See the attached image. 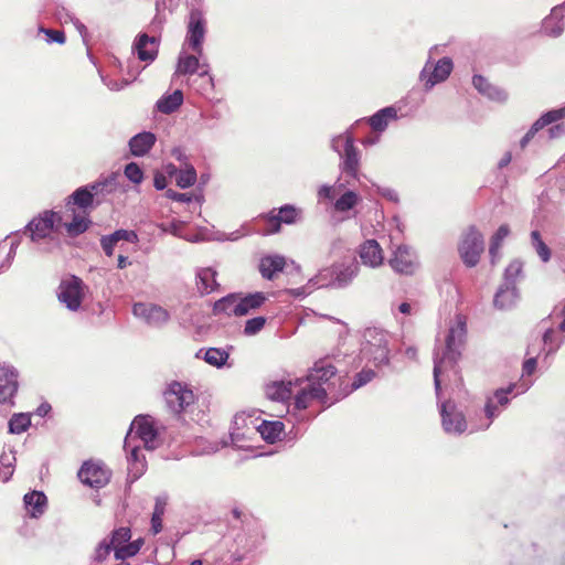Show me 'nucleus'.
<instances>
[{
    "mask_svg": "<svg viewBox=\"0 0 565 565\" xmlns=\"http://www.w3.org/2000/svg\"><path fill=\"white\" fill-rule=\"evenodd\" d=\"M216 270L211 267L200 268L196 271V287L201 295H209L218 288Z\"/></svg>",
    "mask_w": 565,
    "mask_h": 565,
    "instance_id": "33",
    "label": "nucleus"
},
{
    "mask_svg": "<svg viewBox=\"0 0 565 565\" xmlns=\"http://www.w3.org/2000/svg\"><path fill=\"white\" fill-rule=\"evenodd\" d=\"M135 437L139 438L148 450L158 448V431L153 425V419L149 415H138L135 417L125 438V450L129 449L130 440Z\"/></svg>",
    "mask_w": 565,
    "mask_h": 565,
    "instance_id": "7",
    "label": "nucleus"
},
{
    "mask_svg": "<svg viewBox=\"0 0 565 565\" xmlns=\"http://www.w3.org/2000/svg\"><path fill=\"white\" fill-rule=\"evenodd\" d=\"M519 298L520 295L516 286L501 284L494 295L493 306L499 310H511L516 306Z\"/></svg>",
    "mask_w": 565,
    "mask_h": 565,
    "instance_id": "28",
    "label": "nucleus"
},
{
    "mask_svg": "<svg viewBox=\"0 0 565 565\" xmlns=\"http://www.w3.org/2000/svg\"><path fill=\"white\" fill-rule=\"evenodd\" d=\"M14 462L15 457L12 451L10 454L3 452L2 455H0V466H2L7 470L3 473V482H7L12 477Z\"/></svg>",
    "mask_w": 565,
    "mask_h": 565,
    "instance_id": "60",
    "label": "nucleus"
},
{
    "mask_svg": "<svg viewBox=\"0 0 565 565\" xmlns=\"http://www.w3.org/2000/svg\"><path fill=\"white\" fill-rule=\"evenodd\" d=\"M107 539L113 542L114 547L126 544L131 539V530L128 526H121L114 530Z\"/></svg>",
    "mask_w": 565,
    "mask_h": 565,
    "instance_id": "56",
    "label": "nucleus"
},
{
    "mask_svg": "<svg viewBox=\"0 0 565 565\" xmlns=\"http://www.w3.org/2000/svg\"><path fill=\"white\" fill-rule=\"evenodd\" d=\"M125 177L132 183L139 184L143 180V171L136 162H129L124 170Z\"/></svg>",
    "mask_w": 565,
    "mask_h": 565,
    "instance_id": "57",
    "label": "nucleus"
},
{
    "mask_svg": "<svg viewBox=\"0 0 565 565\" xmlns=\"http://www.w3.org/2000/svg\"><path fill=\"white\" fill-rule=\"evenodd\" d=\"M452 67L454 64L449 57L440 58L435 65H433L429 58L419 74L420 81L424 82L425 89L430 90L436 84L446 81Z\"/></svg>",
    "mask_w": 565,
    "mask_h": 565,
    "instance_id": "14",
    "label": "nucleus"
},
{
    "mask_svg": "<svg viewBox=\"0 0 565 565\" xmlns=\"http://www.w3.org/2000/svg\"><path fill=\"white\" fill-rule=\"evenodd\" d=\"M116 233H117V236L120 237V241H126V242H129L132 244H136L139 242L138 234L135 231L120 228V230H117Z\"/></svg>",
    "mask_w": 565,
    "mask_h": 565,
    "instance_id": "63",
    "label": "nucleus"
},
{
    "mask_svg": "<svg viewBox=\"0 0 565 565\" xmlns=\"http://www.w3.org/2000/svg\"><path fill=\"white\" fill-rule=\"evenodd\" d=\"M439 413L444 430L449 435H461L467 429V420L456 403L447 399L439 404Z\"/></svg>",
    "mask_w": 565,
    "mask_h": 565,
    "instance_id": "12",
    "label": "nucleus"
},
{
    "mask_svg": "<svg viewBox=\"0 0 565 565\" xmlns=\"http://www.w3.org/2000/svg\"><path fill=\"white\" fill-rule=\"evenodd\" d=\"M238 302V294H228L227 296L218 299L213 305V313L221 315L225 313L227 316H235V307Z\"/></svg>",
    "mask_w": 565,
    "mask_h": 565,
    "instance_id": "42",
    "label": "nucleus"
},
{
    "mask_svg": "<svg viewBox=\"0 0 565 565\" xmlns=\"http://www.w3.org/2000/svg\"><path fill=\"white\" fill-rule=\"evenodd\" d=\"M31 425V419L28 414L19 413L14 414L9 420V433L11 434H22L24 433Z\"/></svg>",
    "mask_w": 565,
    "mask_h": 565,
    "instance_id": "50",
    "label": "nucleus"
},
{
    "mask_svg": "<svg viewBox=\"0 0 565 565\" xmlns=\"http://www.w3.org/2000/svg\"><path fill=\"white\" fill-rule=\"evenodd\" d=\"M206 34V20L200 9H192L189 14L185 43L199 56L203 53V42Z\"/></svg>",
    "mask_w": 565,
    "mask_h": 565,
    "instance_id": "11",
    "label": "nucleus"
},
{
    "mask_svg": "<svg viewBox=\"0 0 565 565\" xmlns=\"http://www.w3.org/2000/svg\"><path fill=\"white\" fill-rule=\"evenodd\" d=\"M531 247L534 249L542 263H548L552 258V250L543 241L540 231L534 230L530 234Z\"/></svg>",
    "mask_w": 565,
    "mask_h": 565,
    "instance_id": "40",
    "label": "nucleus"
},
{
    "mask_svg": "<svg viewBox=\"0 0 565 565\" xmlns=\"http://www.w3.org/2000/svg\"><path fill=\"white\" fill-rule=\"evenodd\" d=\"M362 263L369 267L375 268L383 264L384 256L380 244L375 239H367L359 250Z\"/></svg>",
    "mask_w": 565,
    "mask_h": 565,
    "instance_id": "27",
    "label": "nucleus"
},
{
    "mask_svg": "<svg viewBox=\"0 0 565 565\" xmlns=\"http://www.w3.org/2000/svg\"><path fill=\"white\" fill-rule=\"evenodd\" d=\"M167 408L173 415H181L195 403L196 396L186 383L172 381L163 391Z\"/></svg>",
    "mask_w": 565,
    "mask_h": 565,
    "instance_id": "6",
    "label": "nucleus"
},
{
    "mask_svg": "<svg viewBox=\"0 0 565 565\" xmlns=\"http://www.w3.org/2000/svg\"><path fill=\"white\" fill-rule=\"evenodd\" d=\"M196 180L198 174L195 168L192 164L186 163L183 169H180L175 179V183L181 189H188L192 186Z\"/></svg>",
    "mask_w": 565,
    "mask_h": 565,
    "instance_id": "47",
    "label": "nucleus"
},
{
    "mask_svg": "<svg viewBox=\"0 0 565 565\" xmlns=\"http://www.w3.org/2000/svg\"><path fill=\"white\" fill-rule=\"evenodd\" d=\"M132 313L156 328L164 326L170 319V315L164 308L153 303L137 302L132 307Z\"/></svg>",
    "mask_w": 565,
    "mask_h": 565,
    "instance_id": "16",
    "label": "nucleus"
},
{
    "mask_svg": "<svg viewBox=\"0 0 565 565\" xmlns=\"http://www.w3.org/2000/svg\"><path fill=\"white\" fill-rule=\"evenodd\" d=\"M111 552L115 553V547L113 545V542H110L107 537H105L96 546L94 555H93V561L97 562V563H103L109 556V554Z\"/></svg>",
    "mask_w": 565,
    "mask_h": 565,
    "instance_id": "53",
    "label": "nucleus"
},
{
    "mask_svg": "<svg viewBox=\"0 0 565 565\" xmlns=\"http://www.w3.org/2000/svg\"><path fill=\"white\" fill-rule=\"evenodd\" d=\"M397 119V110L393 106H387L379 111H376L374 115L370 116L369 118H363L356 120L353 125L354 127L358 126L361 121H366L372 130L377 134H382L386 130L390 121Z\"/></svg>",
    "mask_w": 565,
    "mask_h": 565,
    "instance_id": "22",
    "label": "nucleus"
},
{
    "mask_svg": "<svg viewBox=\"0 0 565 565\" xmlns=\"http://www.w3.org/2000/svg\"><path fill=\"white\" fill-rule=\"evenodd\" d=\"M18 386V371L10 365L0 366V403L12 404Z\"/></svg>",
    "mask_w": 565,
    "mask_h": 565,
    "instance_id": "19",
    "label": "nucleus"
},
{
    "mask_svg": "<svg viewBox=\"0 0 565 565\" xmlns=\"http://www.w3.org/2000/svg\"><path fill=\"white\" fill-rule=\"evenodd\" d=\"M361 201L360 195L353 190H345L333 202V210L337 213L344 214L352 211Z\"/></svg>",
    "mask_w": 565,
    "mask_h": 565,
    "instance_id": "38",
    "label": "nucleus"
},
{
    "mask_svg": "<svg viewBox=\"0 0 565 565\" xmlns=\"http://www.w3.org/2000/svg\"><path fill=\"white\" fill-rule=\"evenodd\" d=\"M473 87L489 100L503 104L508 100V93L499 86L491 84L482 75L476 74L472 77Z\"/></svg>",
    "mask_w": 565,
    "mask_h": 565,
    "instance_id": "21",
    "label": "nucleus"
},
{
    "mask_svg": "<svg viewBox=\"0 0 565 565\" xmlns=\"http://www.w3.org/2000/svg\"><path fill=\"white\" fill-rule=\"evenodd\" d=\"M226 443H216V441H209L204 438H200L196 440L195 448L192 450V452L196 456L202 455H211L218 451L222 447H225Z\"/></svg>",
    "mask_w": 565,
    "mask_h": 565,
    "instance_id": "51",
    "label": "nucleus"
},
{
    "mask_svg": "<svg viewBox=\"0 0 565 565\" xmlns=\"http://www.w3.org/2000/svg\"><path fill=\"white\" fill-rule=\"evenodd\" d=\"M333 280L332 267L323 268L315 277L309 279V285L312 286L313 290L326 287L333 288Z\"/></svg>",
    "mask_w": 565,
    "mask_h": 565,
    "instance_id": "48",
    "label": "nucleus"
},
{
    "mask_svg": "<svg viewBox=\"0 0 565 565\" xmlns=\"http://www.w3.org/2000/svg\"><path fill=\"white\" fill-rule=\"evenodd\" d=\"M78 479L93 489H102L111 478V471L99 460H86L77 472Z\"/></svg>",
    "mask_w": 565,
    "mask_h": 565,
    "instance_id": "10",
    "label": "nucleus"
},
{
    "mask_svg": "<svg viewBox=\"0 0 565 565\" xmlns=\"http://www.w3.org/2000/svg\"><path fill=\"white\" fill-rule=\"evenodd\" d=\"M294 385L297 386L292 381L269 382L265 385V395L270 401L285 405L291 397Z\"/></svg>",
    "mask_w": 565,
    "mask_h": 565,
    "instance_id": "26",
    "label": "nucleus"
},
{
    "mask_svg": "<svg viewBox=\"0 0 565 565\" xmlns=\"http://www.w3.org/2000/svg\"><path fill=\"white\" fill-rule=\"evenodd\" d=\"M125 451L127 452L128 460V477L131 479V482H134L143 475L146 460L140 452V446L132 445V440H130L129 449Z\"/></svg>",
    "mask_w": 565,
    "mask_h": 565,
    "instance_id": "29",
    "label": "nucleus"
},
{
    "mask_svg": "<svg viewBox=\"0 0 565 565\" xmlns=\"http://www.w3.org/2000/svg\"><path fill=\"white\" fill-rule=\"evenodd\" d=\"M363 338L364 342L361 349L363 359L373 362L375 366L388 364V334L377 328H367Z\"/></svg>",
    "mask_w": 565,
    "mask_h": 565,
    "instance_id": "4",
    "label": "nucleus"
},
{
    "mask_svg": "<svg viewBox=\"0 0 565 565\" xmlns=\"http://www.w3.org/2000/svg\"><path fill=\"white\" fill-rule=\"evenodd\" d=\"M484 415L487 418V423L482 425L481 429H487L490 427L491 423L499 417V415L502 413V408L500 405H497L495 399L490 395L487 397L486 404H484Z\"/></svg>",
    "mask_w": 565,
    "mask_h": 565,
    "instance_id": "52",
    "label": "nucleus"
},
{
    "mask_svg": "<svg viewBox=\"0 0 565 565\" xmlns=\"http://www.w3.org/2000/svg\"><path fill=\"white\" fill-rule=\"evenodd\" d=\"M388 263L394 271L403 275H413L418 266L415 252L407 245L397 246Z\"/></svg>",
    "mask_w": 565,
    "mask_h": 565,
    "instance_id": "17",
    "label": "nucleus"
},
{
    "mask_svg": "<svg viewBox=\"0 0 565 565\" xmlns=\"http://www.w3.org/2000/svg\"><path fill=\"white\" fill-rule=\"evenodd\" d=\"M565 17V2L552 9L551 14L543 20V32L552 38H558L564 32L563 18Z\"/></svg>",
    "mask_w": 565,
    "mask_h": 565,
    "instance_id": "25",
    "label": "nucleus"
},
{
    "mask_svg": "<svg viewBox=\"0 0 565 565\" xmlns=\"http://www.w3.org/2000/svg\"><path fill=\"white\" fill-rule=\"evenodd\" d=\"M62 216L60 213L47 210L33 217L24 227V233L30 234L33 243H39L51 237V233L60 226Z\"/></svg>",
    "mask_w": 565,
    "mask_h": 565,
    "instance_id": "9",
    "label": "nucleus"
},
{
    "mask_svg": "<svg viewBox=\"0 0 565 565\" xmlns=\"http://www.w3.org/2000/svg\"><path fill=\"white\" fill-rule=\"evenodd\" d=\"M342 189H344V183H340V182H337L333 185L322 184L319 186V189L317 191L318 201L319 202H322L324 200L333 201L335 193L341 191Z\"/></svg>",
    "mask_w": 565,
    "mask_h": 565,
    "instance_id": "55",
    "label": "nucleus"
},
{
    "mask_svg": "<svg viewBox=\"0 0 565 565\" xmlns=\"http://www.w3.org/2000/svg\"><path fill=\"white\" fill-rule=\"evenodd\" d=\"M160 38L147 33H139L132 43L131 50L139 61L152 63L159 53Z\"/></svg>",
    "mask_w": 565,
    "mask_h": 565,
    "instance_id": "15",
    "label": "nucleus"
},
{
    "mask_svg": "<svg viewBox=\"0 0 565 565\" xmlns=\"http://www.w3.org/2000/svg\"><path fill=\"white\" fill-rule=\"evenodd\" d=\"M135 555L136 554L132 551L131 546L129 545V542L115 548V558L116 559L124 562L125 559L132 557Z\"/></svg>",
    "mask_w": 565,
    "mask_h": 565,
    "instance_id": "62",
    "label": "nucleus"
},
{
    "mask_svg": "<svg viewBox=\"0 0 565 565\" xmlns=\"http://www.w3.org/2000/svg\"><path fill=\"white\" fill-rule=\"evenodd\" d=\"M284 427H285V425L281 422H278V420H275V422L264 420L258 426L257 429H258L262 438L265 441H267L269 444H274L278 439H280V436H281V434L284 431Z\"/></svg>",
    "mask_w": 565,
    "mask_h": 565,
    "instance_id": "39",
    "label": "nucleus"
},
{
    "mask_svg": "<svg viewBox=\"0 0 565 565\" xmlns=\"http://www.w3.org/2000/svg\"><path fill=\"white\" fill-rule=\"evenodd\" d=\"M466 333V321L463 318L458 317L456 324L449 328L445 349L441 352L436 350L434 353V385L438 399L441 391L439 376L444 370L454 367L459 360Z\"/></svg>",
    "mask_w": 565,
    "mask_h": 565,
    "instance_id": "2",
    "label": "nucleus"
},
{
    "mask_svg": "<svg viewBox=\"0 0 565 565\" xmlns=\"http://www.w3.org/2000/svg\"><path fill=\"white\" fill-rule=\"evenodd\" d=\"M458 250L463 264L467 267H475L484 250L482 233L476 226H469L462 234Z\"/></svg>",
    "mask_w": 565,
    "mask_h": 565,
    "instance_id": "8",
    "label": "nucleus"
},
{
    "mask_svg": "<svg viewBox=\"0 0 565 565\" xmlns=\"http://www.w3.org/2000/svg\"><path fill=\"white\" fill-rule=\"evenodd\" d=\"M183 103V93L175 89L172 94L163 95L156 103L158 111L170 115L174 113Z\"/></svg>",
    "mask_w": 565,
    "mask_h": 565,
    "instance_id": "36",
    "label": "nucleus"
},
{
    "mask_svg": "<svg viewBox=\"0 0 565 565\" xmlns=\"http://www.w3.org/2000/svg\"><path fill=\"white\" fill-rule=\"evenodd\" d=\"M285 265L286 260L282 256H265L260 259L259 271L264 278L270 280L277 273L282 271Z\"/></svg>",
    "mask_w": 565,
    "mask_h": 565,
    "instance_id": "35",
    "label": "nucleus"
},
{
    "mask_svg": "<svg viewBox=\"0 0 565 565\" xmlns=\"http://www.w3.org/2000/svg\"><path fill=\"white\" fill-rule=\"evenodd\" d=\"M84 282L76 276L63 279L58 286L57 298L71 311H77L83 301Z\"/></svg>",
    "mask_w": 565,
    "mask_h": 565,
    "instance_id": "13",
    "label": "nucleus"
},
{
    "mask_svg": "<svg viewBox=\"0 0 565 565\" xmlns=\"http://www.w3.org/2000/svg\"><path fill=\"white\" fill-rule=\"evenodd\" d=\"M157 137L151 131H141L132 136L128 142L130 153L134 157L146 156L154 146Z\"/></svg>",
    "mask_w": 565,
    "mask_h": 565,
    "instance_id": "30",
    "label": "nucleus"
},
{
    "mask_svg": "<svg viewBox=\"0 0 565 565\" xmlns=\"http://www.w3.org/2000/svg\"><path fill=\"white\" fill-rule=\"evenodd\" d=\"M164 195L172 201L182 202V203H190V202H192V200H195L199 204H202V202H203L202 194L192 196L188 193H180L172 189H168L166 191Z\"/></svg>",
    "mask_w": 565,
    "mask_h": 565,
    "instance_id": "59",
    "label": "nucleus"
},
{
    "mask_svg": "<svg viewBox=\"0 0 565 565\" xmlns=\"http://www.w3.org/2000/svg\"><path fill=\"white\" fill-rule=\"evenodd\" d=\"M330 148L339 157V170L345 178L359 180L361 151L355 146L354 125L330 139Z\"/></svg>",
    "mask_w": 565,
    "mask_h": 565,
    "instance_id": "3",
    "label": "nucleus"
},
{
    "mask_svg": "<svg viewBox=\"0 0 565 565\" xmlns=\"http://www.w3.org/2000/svg\"><path fill=\"white\" fill-rule=\"evenodd\" d=\"M23 502L29 515L34 519L43 515L47 507L46 495L42 491H32L24 494Z\"/></svg>",
    "mask_w": 565,
    "mask_h": 565,
    "instance_id": "32",
    "label": "nucleus"
},
{
    "mask_svg": "<svg viewBox=\"0 0 565 565\" xmlns=\"http://www.w3.org/2000/svg\"><path fill=\"white\" fill-rule=\"evenodd\" d=\"M89 224V220L78 215H74L72 222L65 223L64 227L71 237H76L85 233L88 230Z\"/></svg>",
    "mask_w": 565,
    "mask_h": 565,
    "instance_id": "49",
    "label": "nucleus"
},
{
    "mask_svg": "<svg viewBox=\"0 0 565 565\" xmlns=\"http://www.w3.org/2000/svg\"><path fill=\"white\" fill-rule=\"evenodd\" d=\"M375 375H376V373L372 369H363L362 371H360L354 376V380H353L352 384L350 385V387L348 385L344 386V388L342 391V398L348 396L353 391L370 383L375 377Z\"/></svg>",
    "mask_w": 565,
    "mask_h": 565,
    "instance_id": "43",
    "label": "nucleus"
},
{
    "mask_svg": "<svg viewBox=\"0 0 565 565\" xmlns=\"http://www.w3.org/2000/svg\"><path fill=\"white\" fill-rule=\"evenodd\" d=\"M544 349H546V356L554 354L563 344V340H557L555 331L548 328L543 334Z\"/></svg>",
    "mask_w": 565,
    "mask_h": 565,
    "instance_id": "54",
    "label": "nucleus"
},
{
    "mask_svg": "<svg viewBox=\"0 0 565 565\" xmlns=\"http://www.w3.org/2000/svg\"><path fill=\"white\" fill-rule=\"evenodd\" d=\"M523 275V263L520 259L512 260L504 270L502 285L516 286L518 279Z\"/></svg>",
    "mask_w": 565,
    "mask_h": 565,
    "instance_id": "46",
    "label": "nucleus"
},
{
    "mask_svg": "<svg viewBox=\"0 0 565 565\" xmlns=\"http://www.w3.org/2000/svg\"><path fill=\"white\" fill-rule=\"evenodd\" d=\"M167 502L168 497L166 494L158 495L156 498V503L151 516V530L153 534H158L162 531V516L166 512Z\"/></svg>",
    "mask_w": 565,
    "mask_h": 565,
    "instance_id": "41",
    "label": "nucleus"
},
{
    "mask_svg": "<svg viewBox=\"0 0 565 565\" xmlns=\"http://www.w3.org/2000/svg\"><path fill=\"white\" fill-rule=\"evenodd\" d=\"M40 32H43L47 36L46 41L49 43L54 42V43H58V44H64L66 41L65 34L63 31L45 29V28L41 26Z\"/></svg>",
    "mask_w": 565,
    "mask_h": 565,
    "instance_id": "61",
    "label": "nucleus"
},
{
    "mask_svg": "<svg viewBox=\"0 0 565 565\" xmlns=\"http://www.w3.org/2000/svg\"><path fill=\"white\" fill-rule=\"evenodd\" d=\"M337 369L326 361L316 362L305 379H297L295 384L300 390L295 396V408L302 411L313 401L324 407L333 405L342 398V392L335 393Z\"/></svg>",
    "mask_w": 565,
    "mask_h": 565,
    "instance_id": "1",
    "label": "nucleus"
},
{
    "mask_svg": "<svg viewBox=\"0 0 565 565\" xmlns=\"http://www.w3.org/2000/svg\"><path fill=\"white\" fill-rule=\"evenodd\" d=\"M230 358L226 350L221 348H209L204 353V361L217 369L224 366Z\"/></svg>",
    "mask_w": 565,
    "mask_h": 565,
    "instance_id": "45",
    "label": "nucleus"
},
{
    "mask_svg": "<svg viewBox=\"0 0 565 565\" xmlns=\"http://www.w3.org/2000/svg\"><path fill=\"white\" fill-rule=\"evenodd\" d=\"M270 213L263 215L267 223L270 225V230L267 231L268 234L277 233L280 231V224H295L301 211L297 209L295 205L285 204L280 206L278 214Z\"/></svg>",
    "mask_w": 565,
    "mask_h": 565,
    "instance_id": "18",
    "label": "nucleus"
},
{
    "mask_svg": "<svg viewBox=\"0 0 565 565\" xmlns=\"http://www.w3.org/2000/svg\"><path fill=\"white\" fill-rule=\"evenodd\" d=\"M266 540L265 531L258 522L248 523L245 525L243 533L236 537V551L233 553L235 562H242L249 555L255 554L260 550Z\"/></svg>",
    "mask_w": 565,
    "mask_h": 565,
    "instance_id": "5",
    "label": "nucleus"
},
{
    "mask_svg": "<svg viewBox=\"0 0 565 565\" xmlns=\"http://www.w3.org/2000/svg\"><path fill=\"white\" fill-rule=\"evenodd\" d=\"M267 300V295L263 291L247 294L244 297L238 296V302L235 307V316L242 317L250 311L260 308Z\"/></svg>",
    "mask_w": 565,
    "mask_h": 565,
    "instance_id": "31",
    "label": "nucleus"
},
{
    "mask_svg": "<svg viewBox=\"0 0 565 565\" xmlns=\"http://www.w3.org/2000/svg\"><path fill=\"white\" fill-rule=\"evenodd\" d=\"M333 270V288L342 289L348 287L360 271L358 262L352 260L348 264H339L332 266Z\"/></svg>",
    "mask_w": 565,
    "mask_h": 565,
    "instance_id": "23",
    "label": "nucleus"
},
{
    "mask_svg": "<svg viewBox=\"0 0 565 565\" xmlns=\"http://www.w3.org/2000/svg\"><path fill=\"white\" fill-rule=\"evenodd\" d=\"M100 183H92L76 189L67 199L66 205H76L86 211L93 206L94 196L97 193Z\"/></svg>",
    "mask_w": 565,
    "mask_h": 565,
    "instance_id": "24",
    "label": "nucleus"
},
{
    "mask_svg": "<svg viewBox=\"0 0 565 565\" xmlns=\"http://www.w3.org/2000/svg\"><path fill=\"white\" fill-rule=\"evenodd\" d=\"M266 318L262 316L248 319L244 326V334L247 337L257 334L264 328Z\"/></svg>",
    "mask_w": 565,
    "mask_h": 565,
    "instance_id": "58",
    "label": "nucleus"
},
{
    "mask_svg": "<svg viewBox=\"0 0 565 565\" xmlns=\"http://www.w3.org/2000/svg\"><path fill=\"white\" fill-rule=\"evenodd\" d=\"M200 56L185 54L181 52L178 57V64L174 72V76L180 75H193L199 72L200 68Z\"/></svg>",
    "mask_w": 565,
    "mask_h": 565,
    "instance_id": "37",
    "label": "nucleus"
},
{
    "mask_svg": "<svg viewBox=\"0 0 565 565\" xmlns=\"http://www.w3.org/2000/svg\"><path fill=\"white\" fill-rule=\"evenodd\" d=\"M530 386L531 383H523L521 385L518 383H511L507 387L495 390L491 396L495 399L497 405H500L502 409H505L510 404V394H513L514 396L523 394L530 388Z\"/></svg>",
    "mask_w": 565,
    "mask_h": 565,
    "instance_id": "34",
    "label": "nucleus"
},
{
    "mask_svg": "<svg viewBox=\"0 0 565 565\" xmlns=\"http://www.w3.org/2000/svg\"><path fill=\"white\" fill-rule=\"evenodd\" d=\"M565 118V106L556 109H551L544 113L539 119H536L527 132L520 140V147L524 149L530 140L544 127L557 122Z\"/></svg>",
    "mask_w": 565,
    "mask_h": 565,
    "instance_id": "20",
    "label": "nucleus"
},
{
    "mask_svg": "<svg viewBox=\"0 0 565 565\" xmlns=\"http://www.w3.org/2000/svg\"><path fill=\"white\" fill-rule=\"evenodd\" d=\"M548 138L556 139L565 136V122H559L551 126L547 129Z\"/></svg>",
    "mask_w": 565,
    "mask_h": 565,
    "instance_id": "64",
    "label": "nucleus"
},
{
    "mask_svg": "<svg viewBox=\"0 0 565 565\" xmlns=\"http://www.w3.org/2000/svg\"><path fill=\"white\" fill-rule=\"evenodd\" d=\"M510 227L507 224H502L495 231L490 239L489 254L491 262L494 263L497 256H499V249L502 246L503 241L509 236Z\"/></svg>",
    "mask_w": 565,
    "mask_h": 565,
    "instance_id": "44",
    "label": "nucleus"
}]
</instances>
